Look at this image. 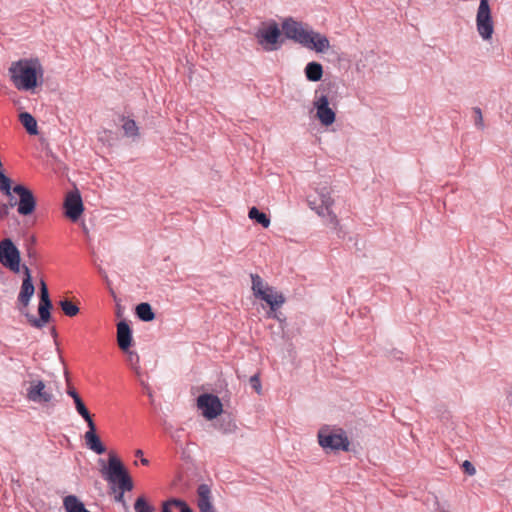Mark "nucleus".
Masks as SVG:
<instances>
[{
	"mask_svg": "<svg viewBox=\"0 0 512 512\" xmlns=\"http://www.w3.org/2000/svg\"><path fill=\"white\" fill-rule=\"evenodd\" d=\"M60 307H61L62 311L64 312V314L69 317L76 316L79 312L78 306L69 300L60 301Z\"/></svg>",
	"mask_w": 512,
	"mask_h": 512,
	"instance_id": "obj_28",
	"label": "nucleus"
},
{
	"mask_svg": "<svg viewBox=\"0 0 512 512\" xmlns=\"http://www.w3.org/2000/svg\"><path fill=\"white\" fill-rule=\"evenodd\" d=\"M462 469L463 471L468 474L469 476H473L476 474V468L474 467V465L468 461V460H465L463 463H462Z\"/></svg>",
	"mask_w": 512,
	"mask_h": 512,
	"instance_id": "obj_33",
	"label": "nucleus"
},
{
	"mask_svg": "<svg viewBox=\"0 0 512 512\" xmlns=\"http://www.w3.org/2000/svg\"><path fill=\"white\" fill-rule=\"evenodd\" d=\"M19 120L30 135L38 134L37 121L30 113H28V112L20 113Z\"/></svg>",
	"mask_w": 512,
	"mask_h": 512,
	"instance_id": "obj_21",
	"label": "nucleus"
},
{
	"mask_svg": "<svg viewBox=\"0 0 512 512\" xmlns=\"http://www.w3.org/2000/svg\"><path fill=\"white\" fill-rule=\"evenodd\" d=\"M301 46L318 54H325L331 49L328 37L325 34L314 30L311 26L309 27Z\"/></svg>",
	"mask_w": 512,
	"mask_h": 512,
	"instance_id": "obj_12",
	"label": "nucleus"
},
{
	"mask_svg": "<svg viewBox=\"0 0 512 512\" xmlns=\"http://www.w3.org/2000/svg\"><path fill=\"white\" fill-rule=\"evenodd\" d=\"M88 430L84 434L85 444L86 446L95 452L96 454H103L106 451L105 446L102 444L99 436L96 433L95 423L91 425H87Z\"/></svg>",
	"mask_w": 512,
	"mask_h": 512,
	"instance_id": "obj_17",
	"label": "nucleus"
},
{
	"mask_svg": "<svg viewBox=\"0 0 512 512\" xmlns=\"http://www.w3.org/2000/svg\"><path fill=\"white\" fill-rule=\"evenodd\" d=\"M142 455H143L142 450H137V451H136V456H137V457H142Z\"/></svg>",
	"mask_w": 512,
	"mask_h": 512,
	"instance_id": "obj_39",
	"label": "nucleus"
},
{
	"mask_svg": "<svg viewBox=\"0 0 512 512\" xmlns=\"http://www.w3.org/2000/svg\"><path fill=\"white\" fill-rule=\"evenodd\" d=\"M25 399L42 408H51L56 404V393L50 383L38 377L25 383Z\"/></svg>",
	"mask_w": 512,
	"mask_h": 512,
	"instance_id": "obj_5",
	"label": "nucleus"
},
{
	"mask_svg": "<svg viewBox=\"0 0 512 512\" xmlns=\"http://www.w3.org/2000/svg\"><path fill=\"white\" fill-rule=\"evenodd\" d=\"M25 278L22 282L21 290L18 296L19 301L27 306L34 295L35 288L32 283L31 273L28 267H24Z\"/></svg>",
	"mask_w": 512,
	"mask_h": 512,
	"instance_id": "obj_18",
	"label": "nucleus"
},
{
	"mask_svg": "<svg viewBox=\"0 0 512 512\" xmlns=\"http://www.w3.org/2000/svg\"><path fill=\"white\" fill-rule=\"evenodd\" d=\"M250 278L253 296L265 302L269 306L268 317H274V312L285 303L284 295L269 285L260 275L251 274Z\"/></svg>",
	"mask_w": 512,
	"mask_h": 512,
	"instance_id": "obj_4",
	"label": "nucleus"
},
{
	"mask_svg": "<svg viewBox=\"0 0 512 512\" xmlns=\"http://www.w3.org/2000/svg\"><path fill=\"white\" fill-rule=\"evenodd\" d=\"M476 113L478 115L477 120H479L481 122L482 121V113H481L480 109H477Z\"/></svg>",
	"mask_w": 512,
	"mask_h": 512,
	"instance_id": "obj_38",
	"label": "nucleus"
},
{
	"mask_svg": "<svg viewBox=\"0 0 512 512\" xmlns=\"http://www.w3.org/2000/svg\"><path fill=\"white\" fill-rule=\"evenodd\" d=\"M197 406L202 411V415L208 420L215 419L223 411L220 399L212 394L200 395L197 399Z\"/></svg>",
	"mask_w": 512,
	"mask_h": 512,
	"instance_id": "obj_14",
	"label": "nucleus"
},
{
	"mask_svg": "<svg viewBox=\"0 0 512 512\" xmlns=\"http://www.w3.org/2000/svg\"><path fill=\"white\" fill-rule=\"evenodd\" d=\"M177 511V498H171L162 503V512Z\"/></svg>",
	"mask_w": 512,
	"mask_h": 512,
	"instance_id": "obj_31",
	"label": "nucleus"
},
{
	"mask_svg": "<svg viewBox=\"0 0 512 512\" xmlns=\"http://www.w3.org/2000/svg\"><path fill=\"white\" fill-rule=\"evenodd\" d=\"M13 192L18 195L19 202L10 200L8 204L0 205V218L4 219L9 215L10 208L17 205V212L21 216H29L31 215L37 206L36 198L33 192L26 186L22 184L15 185L13 187Z\"/></svg>",
	"mask_w": 512,
	"mask_h": 512,
	"instance_id": "obj_6",
	"label": "nucleus"
},
{
	"mask_svg": "<svg viewBox=\"0 0 512 512\" xmlns=\"http://www.w3.org/2000/svg\"><path fill=\"white\" fill-rule=\"evenodd\" d=\"M103 475L114 490L117 487L119 491L126 492L131 491L134 487L128 471L115 455H110L108 466L103 471Z\"/></svg>",
	"mask_w": 512,
	"mask_h": 512,
	"instance_id": "obj_7",
	"label": "nucleus"
},
{
	"mask_svg": "<svg viewBox=\"0 0 512 512\" xmlns=\"http://www.w3.org/2000/svg\"><path fill=\"white\" fill-rule=\"evenodd\" d=\"M196 504L199 512H216L212 501L211 489L206 484H201L197 488Z\"/></svg>",
	"mask_w": 512,
	"mask_h": 512,
	"instance_id": "obj_16",
	"label": "nucleus"
},
{
	"mask_svg": "<svg viewBox=\"0 0 512 512\" xmlns=\"http://www.w3.org/2000/svg\"><path fill=\"white\" fill-rule=\"evenodd\" d=\"M0 262L14 273L20 272V252L9 238L0 241Z\"/></svg>",
	"mask_w": 512,
	"mask_h": 512,
	"instance_id": "obj_11",
	"label": "nucleus"
},
{
	"mask_svg": "<svg viewBox=\"0 0 512 512\" xmlns=\"http://www.w3.org/2000/svg\"><path fill=\"white\" fill-rule=\"evenodd\" d=\"M305 76L311 82H317L321 80L323 76V67L318 62H309L305 69Z\"/></svg>",
	"mask_w": 512,
	"mask_h": 512,
	"instance_id": "obj_20",
	"label": "nucleus"
},
{
	"mask_svg": "<svg viewBox=\"0 0 512 512\" xmlns=\"http://www.w3.org/2000/svg\"><path fill=\"white\" fill-rule=\"evenodd\" d=\"M0 191L7 197H10V200H13L11 197V180L4 174L2 169H0Z\"/></svg>",
	"mask_w": 512,
	"mask_h": 512,
	"instance_id": "obj_27",
	"label": "nucleus"
},
{
	"mask_svg": "<svg viewBox=\"0 0 512 512\" xmlns=\"http://www.w3.org/2000/svg\"><path fill=\"white\" fill-rule=\"evenodd\" d=\"M141 463L144 464V465H147L149 462H148V459L141 458Z\"/></svg>",
	"mask_w": 512,
	"mask_h": 512,
	"instance_id": "obj_40",
	"label": "nucleus"
},
{
	"mask_svg": "<svg viewBox=\"0 0 512 512\" xmlns=\"http://www.w3.org/2000/svg\"><path fill=\"white\" fill-rule=\"evenodd\" d=\"M40 304H52L49 298L46 283L43 280L40 282Z\"/></svg>",
	"mask_w": 512,
	"mask_h": 512,
	"instance_id": "obj_30",
	"label": "nucleus"
},
{
	"mask_svg": "<svg viewBox=\"0 0 512 512\" xmlns=\"http://www.w3.org/2000/svg\"><path fill=\"white\" fill-rule=\"evenodd\" d=\"M308 206L314 211L323 222L336 229L339 226V220L333 210L335 199L333 197V188L327 180H321L314 183L312 191L307 196Z\"/></svg>",
	"mask_w": 512,
	"mask_h": 512,
	"instance_id": "obj_2",
	"label": "nucleus"
},
{
	"mask_svg": "<svg viewBox=\"0 0 512 512\" xmlns=\"http://www.w3.org/2000/svg\"><path fill=\"white\" fill-rule=\"evenodd\" d=\"M257 43L266 52L276 51L281 47V30L276 22L263 24L255 33Z\"/></svg>",
	"mask_w": 512,
	"mask_h": 512,
	"instance_id": "obj_10",
	"label": "nucleus"
},
{
	"mask_svg": "<svg viewBox=\"0 0 512 512\" xmlns=\"http://www.w3.org/2000/svg\"><path fill=\"white\" fill-rule=\"evenodd\" d=\"M52 304H40L38 307L39 319H34L32 324L37 328L44 327L50 320V309Z\"/></svg>",
	"mask_w": 512,
	"mask_h": 512,
	"instance_id": "obj_22",
	"label": "nucleus"
},
{
	"mask_svg": "<svg viewBox=\"0 0 512 512\" xmlns=\"http://www.w3.org/2000/svg\"><path fill=\"white\" fill-rule=\"evenodd\" d=\"M8 74L10 81L19 91L34 92L44 82V68L38 58H22L13 61Z\"/></svg>",
	"mask_w": 512,
	"mask_h": 512,
	"instance_id": "obj_1",
	"label": "nucleus"
},
{
	"mask_svg": "<svg viewBox=\"0 0 512 512\" xmlns=\"http://www.w3.org/2000/svg\"><path fill=\"white\" fill-rule=\"evenodd\" d=\"M75 403V408L77 410V412L82 416V418L85 420V422L87 423V425H91L94 423L88 409L86 408L84 402L82 401V399H76V402Z\"/></svg>",
	"mask_w": 512,
	"mask_h": 512,
	"instance_id": "obj_26",
	"label": "nucleus"
},
{
	"mask_svg": "<svg viewBox=\"0 0 512 512\" xmlns=\"http://www.w3.org/2000/svg\"><path fill=\"white\" fill-rule=\"evenodd\" d=\"M136 315L139 319L145 322L154 320L155 314L148 303H140L136 307Z\"/></svg>",
	"mask_w": 512,
	"mask_h": 512,
	"instance_id": "obj_25",
	"label": "nucleus"
},
{
	"mask_svg": "<svg viewBox=\"0 0 512 512\" xmlns=\"http://www.w3.org/2000/svg\"><path fill=\"white\" fill-rule=\"evenodd\" d=\"M177 511L178 512H193L192 508L184 500L177 498Z\"/></svg>",
	"mask_w": 512,
	"mask_h": 512,
	"instance_id": "obj_34",
	"label": "nucleus"
},
{
	"mask_svg": "<svg viewBox=\"0 0 512 512\" xmlns=\"http://www.w3.org/2000/svg\"><path fill=\"white\" fill-rule=\"evenodd\" d=\"M317 440L324 450L348 451L350 442L346 433L341 428L322 426L317 433Z\"/></svg>",
	"mask_w": 512,
	"mask_h": 512,
	"instance_id": "obj_8",
	"label": "nucleus"
},
{
	"mask_svg": "<svg viewBox=\"0 0 512 512\" xmlns=\"http://www.w3.org/2000/svg\"><path fill=\"white\" fill-rule=\"evenodd\" d=\"M135 512H154V508L152 505L148 503L145 497L140 496L136 499L134 503Z\"/></svg>",
	"mask_w": 512,
	"mask_h": 512,
	"instance_id": "obj_29",
	"label": "nucleus"
},
{
	"mask_svg": "<svg viewBox=\"0 0 512 512\" xmlns=\"http://www.w3.org/2000/svg\"><path fill=\"white\" fill-rule=\"evenodd\" d=\"M117 341L123 351H127L132 342V333L129 325L121 321L117 325Z\"/></svg>",
	"mask_w": 512,
	"mask_h": 512,
	"instance_id": "obj_19",
	"label": "nucleus"
},
{
	"mask_svg": "<svg viewBox=\"0 0 512 512\" xmlns=\"http://www.w3.org/2000/svg\"><path fill=\"white\" fill-rule=\"evenodd\" d=\"M309 25L293 18H285L282 21L281 29L285 37L301 45L309 29Z\"/></svg>",
	"mask_w": 512,
	"mask_h": 512,
	"instance_id": "obj_13",
	"label": "nucleus"
},
{
	"mask_svg": "<svg viewBox=\"0 0 512 512\" xmlns=\"http://www.w3.org/2000/svg\"><path fill=\"white\" fill-rule=\"evenodd\" d=\"M67 394L73 398L74 402H76V399H81L78 393L74 389H69L67 391Z\"/></svg>",
	"mask_w": 512,
	"mask_h": 512,
	"instance_id": "obj_36",
	"label": "nucleus"
},
{
	"mask_svg": "<svg viewBox=\"0 0 512 512\" xmlns=\"http://www.w3.org/2000/svg\"><path fill=\"white\" fill-rule=\"evenodd\" d=\"M128 361L135 368V366L139 363V356L137 355V353H135L133 351H129L128 352Z\"/></svg>",
	"mask_w": 512,
	"mask_h": 512,
	"instance_id": "obj_35",
	"label": "nucleus"
},
{
	"mask_svg": "<svg viewBox=\"0 0 512 512\" xmlns=\"http://www.w3.org/2000/svg\"><path fill=\"white\" fill-rule=\"evenodd\" d=\"M122 129L126 137L135 139L139 136V127L133 119L123 117Z\"/></svg>",
	"mask_w": 512,
	"mask_h": 512,
	"instance_id": "obj_23",
	"label": "nucleus"
},
{
	"mask_svg": "<svg viewBox=\"0 0 512 512\" xmlns=\"http://www.w3.org/2000/svg\"><path fill=\"white\" fill-rule=\"evenodd\" d=\"M65 215L72 221H77L84 211L80 192L75 189L66 194L64 201Z\"/></svg>",
	"mask_w": 512,
	"mask_h": 512,
	"instance_id": "obj_15",
	"label": "nucleus"
},
{
	"mask_svg": "<svg viewBox=\"0 0 512 512\" xmlns=\"http://www.w3.org/2000/svg\"><path fill=\"white\" fill-rule=\"evenodd\" d=\"M337 104L333 101L329 92L318 87L313 94L310 113L313 118L324 128H330L337 120Z\"/></svg>",
	"mask_w": 512,
	"mask_h": 512,
	"instance_id": "obj_3",
	"label": "nucleus"
},
{
	"mask_svg": "<svg viewBox=\"0 0 512 512\" xmlns=\"http://www.w3.org/2000/svg\"><path fill=\"white\" fill-rule=\"evenodd\" d=\"M476 30L483 41H492L495 25L489 0H480L476 13Z\"/></svg>",
	"mask_w": 512,
	"mask_h": 512,
	"instance_id": "obj_9",
	"label": "nucleus"
},
{
	"mask_svg": "<svg viewBox=\"0 0 512 512\" xmlns=\"http://www.w3.org/2000/svg\"><path fill=\"white\" fill-rule=\"evenodd\" d=\"M248 217L249 219L262 225L264 228H268L271 224L270 218L256 207L250 208Z\"/></svg>",
	"mask_w": 512,
	"mask_h": 512,
	"instance_id": "obj_24",
	"label": "nucleus"
},
{
	"mask_svg": "<svg viewBox=\"0 0 512 512\" xmlns=\"http://www.w3.org/2000/svg\"><path fill=\"white\" fill-rule=\"evenodd\" d=\"M249 382L251 387L255 390V392L260 395L262 393V385L259 376L253 375L250 378Z\"/></svg>",
	"mask_w": 512,
	"mask_h": 512,
	"instance_id": "obj_32",
	"label": "nucleus"
},
{
	"mask_svg": "<svg viewBox=\"0 0 512 512\" xmlns=\"http://www.w3.org/2000/svg\"><path fill=\"white\" fill-rule=\"evenodd\" d=\"M124 492L120 491L119 495L116 497L117 501L123 502Z\"/></svg>",
	"mask_w": 512,
	"mask_h": 512,
	"instance_id": "obj_37",
	"label": "nucleus"
}]
</instances>
